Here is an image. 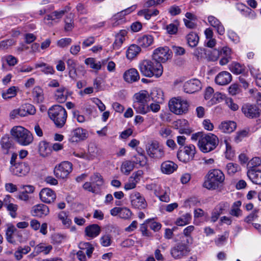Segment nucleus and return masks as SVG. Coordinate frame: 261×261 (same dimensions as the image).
Returning a JSON list of instances; mask_svg holds the SVG:
<instances>
[{
  "label": "nucleus",
  "mask_w": 261,
  "mask_h": 261,
  "mask_svg": "<svg viewBox=\"0 0 261 261\" xmlns=\"http://www.w3.org/2000/svg\"><path fill=\"white\" fill-rule=\"evenodd\" d=\"M139 68L141 73L146 77L155 76L159 77L163 74V69L161 63H156L153 60H143L139 64Z\"/></svg>",
  "instance_id": "1"
},
{
  "label": "nucleus",
  "mask_w": 261,
  "mask_h": 261,
  "mask_svg": "<svg viewBox=\"0 0 261 261\" xmlns=\"http://www.w3.org/2000/svg\"><path fill=\"white\" fill-rule=\"evenodd\" d=\"M206 179L203 184V187L210 190L218 189L225 179L223 173L219 169H212L206 175Z\"/></svg>",
  "instance_id": "2"
},
{
  "label": "nucleus",
  "mask_w": 261,
  "mask_h": 261,
  "mask_svg": "<svg viewBox=\"0 0 261 261\" xmlns=\"http://www.w3.org/2000/svg\"><path fill=\"white\" fill-rule=\"evenodd\" d=\"M48 114L57 127L62 128L65 124L67 114L65 109L62 106H53L49 109Z\"/></svg>",
  "instance_id": "3"
},
{
  "label": "nucleus",
  "mask_w": 261,
  "mask_h": 261,
  "mask_svg": "<svg viewBox=\"0 0 261 261\" xmlns=\"http://www.w3.org/2000/svg\"><path fill=\"white\" fill-rule=\"evenodd\" d=\"M219 144V139L217 136L209 133L201 136L198 141V146L200 150L204 152H209L214 150Z\"/></svg>",
  "instance_id": "4"
},
{
  "label": "nucleus",
  "mask_w": 261,
  "mask_h": 261,
  "mask_svg": "<svg viewBox=\"0 0 261 261\" xmlns=\"http://www.w3.org/2000/svg\"><path fill=\"white\" fill-rule=\"evenodd\" d=\"M11 134L15 140L22 145H28L33 140L31 133L20 126L13 127L11 130Z\"/></svg>",
  "instance_id": "5"
},
{
  "label": "nucleus",
  "mask_w": 261,
  "mask_h": 261,
  "mask_svg": "<svg viewBox=\"0 0 261 261\" xmlns=\"http://www.w3.org/2000/svg\"><path fill=\"white\" fill-rule=\"evenodd\" d=\"M189 105L187 101L181 100V98H172L169 102L170 110L177 115L186 113L188 111Z\"/></svg>",
  "instance_id": "6"
},
{
  "label": "nucleus",
  "mask_w": 261,
  "mask_h": 261,
  "mask_svg": "<svg viewBox=\"0 0 261 261\" xmlns=\"http://www.w3.org/2000/svg\"><path fill=\"white\" fill-rule=\"evenodd\" d=\"M72 171V164L68 161H63L55 166L54 173L57 178L66 179Z\"/></svg>",
  "instance_id": "7"
},
{
  "label": "nucleus",
  "mask_w": 261,
  "mask_h": 261,
  "mask_svg": "<svg viewBox=\"0 0 261 261\" xmlns=\"http://www.w3.org/2000/svg\"><path fill=\"white\" fill-rule=\"evenodd\" d=\"M195 153V146L190 144L184 147H180L177 153V157L180 161L188 163L193 160Z\"/></svg>",
  "instance_id": "8"
},
{
  "label": "nucleus",
  "mask_w": 261,
  "mask_h": 261,
  "mask_svg": "<svg viewBox=\"0 0 261 261\" xmlns=\"http://www.w3.org/2000/svg\"><path fill=\"white\" fill-rule=\"evenodd\" d=\"M146 150L149 156L155 160H162L165 155L163 148L159 145L157 141H153L148 144Z\"/></svg>",
  "instance_id": "9"
},
{
  "label": "nucleus",
  "mask_w": 261,
  "mask_h": 261,
  "mask_svg": "<svg viewBox=\"0 0 261 261\" xmlns=\"http://www.w3.org/2000/svg\"><path fill=\"white\" fill-rule=\"evenodd\" d=\"M172 57V51L167 47H159L154 50L152 60L156 63H165Z\"/></svg>",
  "instance_id": "10"
},
{
  "label": "nucleus",
  "mask_w": 261,
  "mask_h": 261,
  "mask_svg": "<svg viewBox=\"0 0 261 261\" xmlns=\"http://www.w3.org/2000/svg\"><path fill=\"white\" fill-rule=\"evenodd\" d=\"M242 111L246 117L250 119L259 117L261 113V110L257 105L250 103L243 105Z\"/></svg>",
  "instance_id": "11"
},
{
  "label": "nucleus",
  "mask_w": 261,
  "mask_h": 261,
  "mask_svg": "<svg viewBox=\"0 0 261 261\" xmlns=\"http://www.w3.org/2000/svg\"><path fill=\"white\" fill-rule=\"evenodd\" d=\"M88 136V131L81 127H78L71 132L70 141L78 142L86 140Z\"/></svg>",
  "instance_id": "12"
},
{
  "label": "nucleus",
  "mask_w": 261,
  "mask_h": 261,
  "mask_svg": "<svg viewBox=\"0 0 261 261\" xmlns=\"http://www.w3.org/2000/svg\"><path fill=\"white\" fill-rule=\"evenodd\" d=\"M10 169L13 174L22 176L29 173L30 168L28 164L25 162H18L14 164V167H11Z\"/></svg>",
  "instance_id": "13"
},
{
  "label": "nucleus",
  "mask_w": 261,
  "mask_h": 261,
  "mask_svg": "<svg viewBox=\"0 0 261 261\" xmlns=\"http://www.w3.org/2000/svg\"><path fill=\"white\" fill-rule=\"evenodd\" d=\"M188 247L184 243H178L171 249V254L174 258H180L186 255L189 252Z\"/></svg>",
  "instance_id": "14"
},
{
  "label": "nucleus",
  "mask_w": 261,
  "mask_h": 261,
  "mask_svg": "<svg viewBox=\"0 0 261 261\" xmlns=\"http://www.w3.org/2000/svg\"><path fill=\"white\" fill-rule=\"evenodd\" d=\"M156 94H157L156 92H152L149 95L146 91H144L142 93H136L135 94L136 100L134 103H147L150 101V98L153 101H158V99H155V97Z\"/></svg>",
  "instance_id": "15"
},
{
  "label": "nucleus",
  "mask_w": 261,
  "mask_h": 261,
  "mask_svg": "<svg viewBox=\"0 0 261 261\" xmlns=\"http://www.w3.org/2000/svg\"><path fill=\"white\" fill-rule=\"evenodd\" d=\"M201 88V82L194 79L186 82L184 85V91L187 93H193Z\"/></svg>",
  "instance_id": "16"
},
{
  "label": "nucleus",
  "mask_w": 261,
  "mask_h": 261,
  "mask_svg": "<svg viewBox=\"0 0 261 261\" xmlns=\"http://www.w3.org/2000/svg\"><path fill=\"white\" fill-rule=\"evenodd\" d=\"M39 196L41 201L46 203H50L54 202L56 198L55 192L49 188L43 189L40 191Z\"/></svg>",
  "instance_id": "17"
},
{
  "label": "nucleus",
  "mask_w": 261,
  "mask_h": 261,
  "mask_svg": "<svg viewBox=\"0 0 261 261\" xmlns=\"http://www.w3.org/2000/svg\"><path fill=\"white\" fill-rule=\"evenodd\" d=\"M48 207L44 204H39L32 207L31 214L33 216L43 217L49 214Z\"/></svg>",
  "instance_id": "18"
},
{
  "label": "nucleus",
  "mask_w": 261,
  "mask_h": 261,
  "mask_svg": "<svg viewBox=\"0 0 261 261\" xmlns=\"http://www.w3.org/2000/svg\"><path fill=\"white\" fill-rule=\"evenodd\" d=\"M123 79L126 82L132 83L138 81L140 79V75L136 69L130 68L124 73Z\"/></svg>",
  "instance_id": "19"
},
{
  "label": "nucleus",
  "mask_w": 261,
  "mask_h": 261,
  "mask_svg": "<svg viewBox=\"0 0 261 261\" xmlns=\"http://www.w3.org/2000/svg\"><path fill=\"white\" fill-rule=\"evenodd\" d=\"M232 80V76L227 71H222L219 73L215 77V82L219 85H225Z\"/></svg>",
  "instance_id": "20"
},
{
  "label": "nucleus",
  "mask_w": 261,
  "mask_h": 261,
  "mask_svg": "<svg viewBox=\"0 0 261 261\" xmlns=\"http://www.w3.org/2000/svg\"><path fill=\"white\" fill-rule=\"evenodd\" d=\"M177 168V165L171 161H165L161 165V172L166 174H170L173 173Z\"/></svg>",
  "instance_id": "21"
},
{
  "label": "nucleus",
  "mask_w": 261,
  "mask_h": 261,
  "mask_svg": "<svg viewBox=\"0 0 261 261\" xmlns=\"http://www.w3.org/2000/svg\"><path fill=\"white\" fill-rule=\"evenodd\" d=\"M100 231V227L96 224L89 225L85 229V235L91 238H94L98 236Z\"/></svg>",
  "instance_id": "22"
},
{
  "label": "nucleus",
  "mask_w": 261,
  "mask_h": 261,
  "mask_svg": "<svg viewBox=\"0 0 261 261\" xmlns=\"http://www.w3.org/2000/svg\"><path fill=\"white\" fill-rule=\"evenodd\" d=\"M247 176L253 183L261 185V170L250 168L247 171Z\"/></svg>",
  "instance_id": "23"
},
{
  "label": "nucleus",
  "mask_w": 261,
  "mask_h": 261,
  "mask_svg": "<svg viewBox=\"0 0 261 261\" xmlns=\"http://www.w3.org/2000/svg\"><path fill=\"white\" fill-rule=\"evenodd\" d=\"M207 19L210 25L216 29L217 33L219 35H223L224 34V28L217 18L213 16H209Z\"/></svg>",
  "instance_id": "24"
},
{
  "label": "nucleus",
  "mask_w": 261,
  "mask_h": 261,
  "mask_svg": "<svg viewBox=\"0 0 261 261\" xmlns=\"http://www.w3.org/2000/svg\"><path fill=\"white\" fill-rule=\"evenodd\" d=\"M38 151L41 156H47L52 151L51 147L47 141H42L38 145Z\"/></svg>",
  "instance_id": "25"
},
{
  "label": "nucleus",
  "mask_w": 261,
  "mask_h": 261,
  "mask_svg": "<svg viewBox=\"0 0 261 261\" xmlns=\"http://www.w3.org/2000/svg\"><path fill=\"white\" fill-rule=\"evenodd\" d=\"M131 198V203L134 207L141 209L145 208L146 206L145 199L142 197L139 193L135 194V197L132 195Z\"/></svg>",
  "instance_id": "26"
},
{
  "label": "nucleus",
  "mask_w": 261,
  "mask_h": 261,
  "mask_svg": "<svg viewBox=\"0 0 261 261\" xmlns=\"http://www.w3.org/2000/svg\"><path fill=\"white\" fill-rule=\"evenodd\" d=\"M67 69L69 77L73 80H76L77 75L76 72V62L72 59H69L67 62Z\"/></svg>",
  "instance_id": "27"
},
{
  "label": "nucleus",
  "mask_w": 261,
  "mask_h": 261,
  "mask_svg": "<svg viewBox=\"0 0 261 261\" xmlns=\"http://www.w3.org/2000/svg\"><path fill=\"white\" fill-rule=\"evenodd\" d=\"M237 127L236 123L234 121L223 122L219 126V128L224 133H230L232 132Z\"/></svg>",
  "instance_id": "28"
},
{
  "label": "nucleus",
  "mask_w": 261,
  "mask_h": 261,
  "mask_svg": "<svg viewBox=\"0 0 261 261\" xmlns=\"http://www.w3.org/2000/svg\"><path fill=\"white\" fill-rule=\"evenodd\" d=\"M17 229L12 224H7V228L6 230V238L9 243L15 244L16 242L13 239V234L16 231Z\"/></svg>",
  "instance_id": "29"
},
{
  "label": "nucleus",
  "mask_w": 261,
  "mask_h": 261,
  "mask_svg": "<svg viewBox=\"0 0 261 261\" xmlns=\"http://www.w3.org/2000/svg\"><path fill=\"white\" fill-rule=\"evenodd\" d=\"M141 51V48L139 45L132 44L126 51V57L128 59H133Z\"/></svg>",
  "instance_id": "30"
},
{
  "label": "nucleus",
  "mask_w": 261,
  "mask_h": 261,
  "mask_svg": "<svg viewBox=\"0 0 261 261\" xmlns=\"http://www.w3.org/2000/svg\"><path fill=\"white\" fill-rule=\"evenodd\" d=\"M187 43L189 46L194 47L199 42V36L196 33L191 32L186 36Z\"/></svg>",
  "instance_id": "31"
},
{
  "label": "nucleus",
  "mask_w": 261,
  "mask_h": 261,
  "mask_svg": "<svg viewBox=\"0 0 261 261\" xmlns=\"http://www.w3.org/2000/svg\"><path fill=\"white\" fill-rule=\"evenodd\" d=\"M90 181L93 185L95 186L97 190L100 189V188L103 184V179L100 174L98 173H95L90 177Z\"/></svg>",
  "instance_id": "32"
},
{
  "label": "nucleus",
  "mask_w": 261,
  "mask_h": 261,
  "mask_svg": "<svg viewBox=\"0 0 261 261\" xmlns=\"http://www.w3.org/2000/svg\"><path fill=\"white\" fill-rule=\"evenodd\" d=\"M1 144L4 154H8L9 150L12 147V144L9 137L6 136L1 139Z\"/></svg>",
  "instance_id": "33"
},
{
  "label": "nucleus",
  "mask_w": 261,
  "mask_h": 261,
  "mask_svg": "<svg viewBox=\"0 0 261 261\" xmlns=\"http://www.w3.org/2000/svg\"><path fill=\"white\" fill-rule=\"evenodd\" d=\"M153 40V38L151 36L144 35L138 38V43L139 45L142 47H147L152 44Z\"/></svg>",
  "instance_id": "34"
},
{
  "label": "nucleus",
  "mask_w": 261,
  "mask_h": 261,
  "mask_svg": "<svg viewBox=\"0 0 261 261\" xmlns=\"http://www.w3.org/2000/svg\"><path fill=\"white\" fill-rule=\"evenodd\" d=\"M133 108L138 113L145 114L149 112V105L147 103H134Z\"/></svg>",
  "instance_id": "35"
},
{
  "label": "nucleus",
  "mask_w": 261,
  "mask_h": 261,
  "mask_svg": "<svg viewBox=\"0 0 261 261\" xmlns=\"http://www.w3.org/2000/svg\"><path fill=\"white\" fill-rule=\"evenodd\" d=\"M230 70L233 73L239 74L244 73L245 67L239 63L233 62L230 65Z\"/></svg>",
  "instance_id": "36"
},
{
  "label": "nucleus",
  "mask_w": 261,
  "mask_h": 261,
  "mask_svg": "<svg viewBox=\"0 0 261 261\" xmlns=\"http://www.w3.org/2000/svg\"><path fill=\"white\" fill-rule=\"evenodd\" d=\"M32 93L38 103L42 102L43 101V90L40 87H35L33 89Z\"/></svg>",
  "instance_id": "37"
},
{
  "label": "nucleus",
  "mask_w": 261,
  "mask_h": 261,
  "mask_svg": "<svg viewBox=\"0 0 261 261\" xmlns=\"http://www.w3.org/2000/svg\"><path fill=\"white\" fill-rule=\"evenodd\" d=\"M134 162L126 161L122 165L121 171L124 174L128 175L134 168Z\"/></svg>",
  "instance_id": "38"
},
{
  "label": "nucleus",
  "mask_w": 261,
  "mask_h": 261,
  "mask_svg": "<svg viewBox=\"0 0 261 261\" xmlns=\"http://www.w3.org/2000/svg\"><path fill=\"white\" fill-rule=\"evenodd\" d=\"M179 21L177 20L174 21V23H170L166 26V30L167 33L170 35H175L178 31Z\"/></svg>",
  "instance_id": "39"
},
{
  "label": "nucleus",
  "mask_w": 261,
  "mask_h": 261,
  "mask_svg": "<svg viewBox=\"0 0 261 261\" xmlns=\"http://www.w3.org/2000/svg\"><path fill=\"white\" fill-rule=\"evenodd\" d=\"M65 90V87H61L57 89L56 91V93L55 95L56 97V99L60 103L64 102L67 98V96L66 95L64 94Z\"/></svg>",
  "instance_id": "40"
},
{
  "label": "nucleus",
  "mask_w": 261,
  "mask_h": 261,
  "mask_svg": "<svg viewBox=\"0 0 261 261\" xmlns=\"http://www.w3.org/2000/svg\"><path fill=\"white\" fill-rule=\"evenodd\" d=\"M191 220V215L189 213H186L182 216V217L177 219L176 224L178 226H184L189 224Z\"/></svg>",
  "instance_id": "41"
},
{
  "label": "nucleus",
  "mask_w": 261,
  "mask_h": 261,
  "mask_svg": "<svg viewBox=\"0 0 261 261\" xmlns=\"http://www.w3.org/2000/svg\"><path fill=\"white\" fill-rule=\"evenodd\" d=\"M17 88L15 86H12L7 89L6 92L2 93V97L5 99L11 98L16 95Z\"/></svg>",
  "instance_id": "42"
},
{
  "label": "nucleus",
  "mask_w": 261,
  "mask_h": 261,
  "mask_svg": "<svg viewBox=\"0 0 261 261\" xmlns=\"http://www.w3.org/2000/svg\"><path fill=\"white\" fill-rule=\"evenodd\" d=\"M35 67L36 68L39 67H44L42 69H41V71L44 72L45 74H54L55 73V70L53 67L51 66L47 65L45 63H42L40 64H36Z\"/></svg>",
  "instance_id": "43"
},
{
  "label": "nucleus",
  "mask_w": 261,
  "mask_h": 261,
  "mask_svg": "<svg viewBox=\"0 0 261 261\" xmlns=\"http://www.w3.org/2000/svg\"><path fill=\"white\" fill-rule=\"evenodd\" d=\"M134 158L136 159L135 164H139L141 167L148 166V158L145 154L135 155Z\"/></svg>",
  "instance_id": "44"
},
{
  "label": "nucleus",
  "mask_w": 261,
  "mask_h": 261,
  "mask_svg": "<svg viewBox=\"0 0 261 261\" xmlns=\"http://www.w3.org/2000/svg\"><path fill=\"white\" fill-rule=\"evenodd\" d=\"M86 64L90 65V68L96 70H99L101 68V65L100 62L95 63V60L93 58H88L85 61Z\"/></svg>",
  "instance_id": "45"
},
{
  "label": "nucleus",
  "mask_w": 261,
  "mask_h": 261,
  "mask_svg": "<svg viewBox=\"0 0 261 261\" xmlns=\"http://www.w3.org/2000/svg\"><path fill=\"white\" fill-rule=\"evenodd\" d=\"M53 247L51 245H48L44 246L42 244H39L38 245L35 249L36 252L38 254L40 252H43L45 254H47L52 250Z\"/></svg>",
  "instance_id": "46"
},
{
  "label": "nucleus",
  "mask_w": 261,
  "mask_h": 261,
  "mask_svg": "<svg viewBox=\"0 0 261 261\" xmlns=\"http://www.w3.org/2000/svg\"><path fill=\"white\" fill-rule=\"evenodd\" d=\"M16 41L13 39H9L0 42V49L8 48L9 47L15 44Z\"/></svg>",
  "instance_id": "47"
},
{
  "label": "nucleus",
  "mask_w": 261,
  "mask_h": 261,
  "mask_svg": "<svg viewBox=\"0 0 261 261\" xmlns=\"http://www.w3.org/2000/svg\"><path fill=\"white\" fill-rule=\"evenodd\" d=\"M227 172L229 174H233L240 169V166L235 163H229L226 166Z\"/></svg>",
  "instance_id": "48"
},
{
  "label": "nucleus",
  "mask_w": 261,
  "mask_h": 261,
  "mask_svg": "<svg viewBox=\"0 0 261 261\" xmlns=\"http://www.w3.org/2000/svg\"><path fill=\"white\" fill-rule=\"evenodd\" d=\"M18 205L17 204H15L12 203L11 204H9L6 208L8 211L9 212L10 215L13 218H15L17 216V211L18 210Z\"/></svg>",
  "instance_id": "49"
},
{
  "label": "nucleus",
  "mask_w": 261,
  "mask_h": 261,
  "mask_svg": "<svg viewBox=\"0 0 261 261\" xmlns=\"http://www.w3.org/2000/svg\"><path fill=\"white\" fill-rule=\"evenodd\" d=\"M132 212L126 207H121L119 217L121 218L127 219L130 217Z\"/></svg>",
  "instance_id": "50"
},
{
  "label": "nucleus",
  "mask_w": 261,
  "mask_h": 261,
  "mask_svg": "<svg viewBox=\"0 0 261 261\" xmlns=\"http://www.w3.org/2000/svg\"><path fill=\"white\" fill-rule=\"evenodd\" d=\"M83 188L89 192H91L93 193H97V190L95 186L93 185L91 181L85 182L83 186Z\"/></svg>",
  "instance_id": "51"
},
{
  "label": "nucleus",
  "mask_w": 261,
  "mask_h": 261,
  "mask_svg": "<svg viewBox=\"0 0 261 261\" xmlns=\"http://www.w3.org/2000/svg\"><path fill=\"white\" fill-rule=\"evenodd\" d=\"M156 99H158V101H155L157 103H152L150 105H149V111L151 110L153 112H158L160 109V106L159 104L160 102V99L162 100L163 98L161 97L160 98L158 97Z\"/></svg>",
  "instance_id": "52"
},
{
  "label": "nucleus",
  "mask_w": 261,
  "mask_h": 261,
  "mask_svg": "<svg viewBox=\"0 0 261 261\" xmlns=\"http://www.w3.org/2000/svg\"><path fill=\"white\" fill-rule=\"evenodd\" d=\"M72 40L71 38H65L59 40L57 42L58 46L61 47H66L71 43Z\"/></svg>",
  "instance_id": "53"
},
{
  "label": "nucleus",
  "mask_w": 261,
  "mask_h": 261,
  "mask_svg": "<svg viewBox=\"0 0 261 261\" xmlns=\"http://www.w3.org/2000/svg\"><path fill=\"white\" fill-rule=\"evenodd\" d=\"M23 108H24L28 115H33L36 113V109L34 106L30 103L23 105Z\"/></svg>",
  "instance_id": "54"
},
{
  "label": "nucleus",
  "mask_w": 261,
  "mask_h": 261,
  "mask_svg": "<svg viewBox=\"0 0 261 261\" xmlns=\"http://www.w3.org/2000/svg\"><path fill=\"white\" fill-rule=\"evenodd\" d=\"M143 174V171L141 170H138L137 172L133 173L132 175L129 177V179L133 180L136 183L140 180V177Z\"/></svg>",
  "instance_id": "55"
},
{
  "label": "nucleus",
  "mask_w": 261,
  "mask_h": 261,
  "mask_svg": "<svg viewBox=\"0 0 261 261\" xmlns=\"http://www.w3.org/2000/svg\"><path fill=\"white\" fill-rule=\"evenodd\" d=\"M249 164L252 165L251 168H254V167L261 165V158L259 157L253 158L249 162Z\"/></svg>",
  "instance_id": "56"
},
{
  "label": "nucleus",
  "mask_w": 261,
  "mask_h": 261,
  "mask_svg": "<svg viewBox=\"0 0 261 261\" xmlns=\"http://www.w3.org/2000/svg\"><path fill=\"white\" fill-rule=\"evenodd\" d=\"M136 8H137V5H133L131 7H130L124 10L121 11V12L118 13V14H119L120 16H122V15L125 16V15L129 14L131 12L134 11Z\"/></svg>",
  "instance_id": "57"
},
{
  "label": "nucleus",
  "mask_w": 261,
  "mask_h": 261,
  "mask_svg": "<svg viewBox=\"0 0 261 261\" xmlns=\"http://www.w3.org/2000/svg\"><path fill=\"white\" fill-rule=\"evenodd\" d=\"M159 13V11L157 9H147L145 14V18L147 20L149 19L152 16H156Z\"/></svg>",
  "instance_id": "58"
},
{
  "label": "nucleus",
  "mask_w": 261,
  "mask_h": 261,
  "mask_svg": "<svg viewBox=\"0 0 261 261\" xmlns=\"http://www.w3.org/2000/svg\"><path fill=\"white\" fill-rule=\"evenodd\" d=\"M226 104L228 107L232 111H237L239 109V106L237 104L233 102L232 99L230 98H227L226 100Z\"/></svg>",
  "instance_id": "59"
},
{
  "label": "nucleus",
  "mask_w": 261,
  "mask_h": 261,
  "mask_svg": "<svg viewBox=\"0 0 261 261\" xmlns=\"http://www.w3.org/2000/svg\"><path fill=\"white\" fill-rule=\"evenodd\" d=\"M258 213V210H255L252 213H251L250 215H249L247 217H246L244 221L245 222L249 223L251 221H253L254 219L257 217V213Z\"/></svg>",
  "instance_id": "60"
},
{
  "label": "nucleus",
  "mask_w": 261,
  "mask_h": 261,
  "mask_svg": "<svg viewBox=\"0 0 261 261\" xmlns=\"http://www.w3.org/2000/svg\"><path fill=\"white\" fill-rule=\"evenodd\" d=\"M111 238L109 235H106L101 238V244L102 246L108 247L111 245Z\"/></svg>",
  "instance_id": "61"
},
{
  "label": "nucleus",
  "mask_w": 261,
  "mask_h": 261,
  "mask_svg": "<svg viewBox=\"0 0 261 261\" xmlns=\"http://www.w3.org/2000/svg\"><path fill=\"white\" fill-rule=\"evenodd\" d=\"M125 38L119 36L118 35L116 37L115 41L113 44V47L114 48L119 47L124 41Z\"/></svg>",
  "instance_id": "62"
},
{
  "label": "nucleus",
  "mask_w": 261,
  "mask_h": 261,
  "mask_svg": "<svg viewBox=\"0 0 261 261\" xmlns=\"http://www.w3.org/2000/svg\"><path fill=\"white\" fill-rule=\"evenodd\" d=\"M239 90L238 85L237 84L231 85L228 89L229 93L232 95H234L238 93Z\"/></svg>",
  "instance_id": "63"
},
{
  "label": "nucleus",
  "mask_w": 261,
  "mask_h": 261,
  "mask_svg": "<svg viewBox=\"0 0 261 261\" xmlns=\"http://www.w3.org/2000/svg\"><path fill=\"white\" fill-rule=\"evenodd\" d=\"M169 13L172 16H175L181 13V10L179 7L176 6H172L170 8Z\"/></svg>",
  "instance_id": "64"
}]
</instances>
